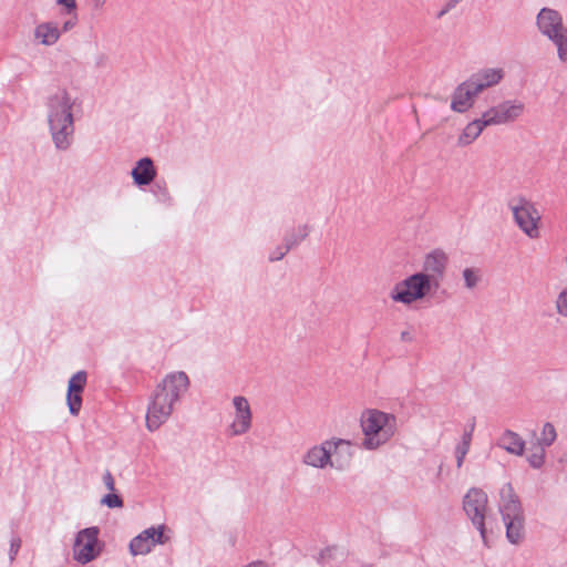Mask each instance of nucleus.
Here are the masks:
<instances>
[{
  "mask_svg": "<svg viewBox=\"0 0 567 567\" xmlns=\"http://www.w3.org/2000/svg\"><path fill=\"white\" fill-rule=\"evenodd\" d=\"M75 99L65 89H59L47 99V117L54 146L66 151L74 138L73 107Z\"/></svg>",
  "mask_w": 567,
  "mask_h": 567,
  "instance_id": "f03ea898",
  "label": "nucleus"
},
{
  "mask_svg": "<svg viewBox=\"0 0 567 567\" xmlns=\"http://www.w3.org/2000/svg\"><path fill=\"white\" fill-rule=\"evenodd\" d=\"M475 423L473 422L468 425L467 429L464 430L461 442L455 447V454H464L466 455L470 451L473 432H474Z\"/></svg>",
  "mask_w": 567,
  "mask_h": 567,
  "instance_id": "a878e982",
  "label": "nucleus"
},
{
  "mask_svg": "<svg viewBox=\"0 0 567 567\" xmlns=\"http://www.w3.org/2000/svg\"><path fill=\"white\" fill-rule=\"evenodd\" d=\"M21 547V539L16 537L11 539L10 550H9V559L12 563L16 559V556Z\"/></svg>",
  "mask_w": 567,
  "mask_h": 567,
  "instance_id": "f704fd0d",
  "label": "nucleus"
},
{
  "mask_svg": "<svg viewBox=\"0 0 567 567\" xmlns=\"http://www.w3.org/2000/svg\"><path fill=\"white\" fill-rule=\"evenodd\" d=\"M281 250H285V247H284V248H281V247H280V248H278L275 252H272V254L270 255V257H271V256H278V255H279V252H280Z\"/></svg>",
  "mask_w": 567,
  "mask_h": 567,
  "instance_id": "79ce46f5",
  "label": "nucleus"
},
{
  "mask_svg": "<svg viewBox=\"0 0 567 567\" xmlns=\"http://www.w3.org/2000/svg\"><path fill=\"white\" fill-rule=\"evenodd\" d=\"M360 426L364 435L362 447L373 451L393 437L396 432V419L393 414L370 409L362 412Z\"/></svg>",
  "mask_w": 567,
  "mask_h": 567,
  "instance_id": "20e7f679",
  "label": "nucleus"
},
{
  "mask_svg": "<svg viewBox=\"0 0 567 567\" xmlns=\"http://www.w3.org/2000/svg\"><path fill=\"white\" fill-rule=\"evenodd\" d=\"M109 65V56L105 53H100L94 58V66L104 69Z\"/></svg>",
  "mask_w": 567,
  "mask_h": 567,
  "instance_id": "e433bc0d",
  "label": "nucleus"
},
{
  "mask_svg": "<svg viewBox=\"0 0 567 567\" xmlns=\"http://www.w3.org/2000/svg\"><path fill=\"white\" fill-rule=\"evenodd\" d=\"M189 379L183 371L167 374L150 396L146 411V427L154 432L172 415L175 404L187 392Z\"/></svg>",
  "mask_w": 567,
  "mask_h": 567,
  "instance_id": "f257e3e1",
  "label": "nucleus"
},
{
  "mask_svg": "<svg viewBox=\"0 0 567 567\" xmlns=\"http://www.w3.org/2000/svg\"><path fill=\"white\" fill-rule=\"evenodd\" d=\"M464 286L468 290L475 289L482 280V274L478 268H465L462 272Z\"/></svg>",
  "mask_w": 567,
  "mask_h": 567,
  "instance_id": "b1692460",
  "label": "nucleus"
},
{
  "mask_svg": "<svg viewBox=\"0 0 567 567\" xmlns=\"http://www.w3.org/2000/svg\"><path fill=\"white\" fill-rule=\"evenodd\" d=\"M56 4L64 8L65 14H76L78 6L75 0H56Z\"/></svg>",
  "mask_w": 567,
  "mask_h": 567,
  "instance_id": "72a5a7b5",
  "label": "nucleus"
},
{
  "mask_svg": "<svg viewBox=\"0 0 567 567\" xmlns=\"http://www.w3.org/2000/svg\"><path fill=\"white\" fill-rule=\"evenodd\" d=\"M465 456L464 454H455V458H456V467L457 468H461L463 466V463H464V460H465Z\"/></svg>",
  "mask_w": 567,
  "mask_h": 567,
  "instance_id": "4c0bfd02",
  "label": "nucleus"
},
{
  "mask_svg": "<svg viewBox=\"0 0 567 567\" xmlns=\"http://www.w3.org/2000/svg\"><path fill=\"white\" fill-rule=\"evenodd\" d=\"M462 0H446L442 9L436 13V19H442L445 14H447L451 10L456 8Z\"/></svg>",
  "mask_w": 567,
  "mask_h": 567,
  "instance_id": "473e14b6",
  "label": "nucleus"
},
{
  "mask_svg": "<svg viewBox=\"0 0 567 567\" xmlns=\"http://www.w3.org/2000/svg\"><path fill=\"white\" fill-rule=\"evenodd\" d=\"M336 547H327L320 551L318 561L322 565H326L336 558Z\"/></svg>",
  "mask_w": 567,
  "mask_h": 567,
  "instance_id": "7c9ffc66",
  "label": "nucleus"
},
{
  "mask_svg": "<svg viewBox=\"0 0 567 567\" xmlns=\"http://www.w3.org/2000/svg\"><path fill=\"white\" fill-rule=\"evenodd\" d=\"M86 372L79 371L71 377L68 385L66 402L72 415H78L82 406V392L86 384Z\"/></svg>",
  "mask_w": 567,
  "mask_h": 567,
  "instance_id": "2eb2a0df",
  "label": "nucleus"
},
{
  "mask_svg": "<svg viewBox=\"0 0 567 567\" xmlns=\"http://www.w3.org/2000/svg\"><path fill=\"white\" fill-rule=\"evenodd\" d=\"M506 526V537L512 544H519L524 538V515L503 519Z\"/></svg>",
  "mask_w": 567,
  "mask_h": 567,
  "instance_id": "5701e85b",
  "label": "nucleus"
},
{
  "mask_svg": "<svg viewBox=\"0 0 567 567\" xmlns=\"http://www.w3.org/2000/svg\"><path fill=\"white\" fill-rule=\"evenodd\" d=\"M514 223L529 239L540 237L542 215L536 204L525 196H516L508 203Z\"/></svg>",
  "mask_w": 567,
  "mask_h": 567,
  "instance_id": "423d86ee",
  "label": "nucleus"
},
{
  "mask_svg": "<svg viewBox=\"0 0 567 567\" xmlns=\"http://www.w3.org/2000/svg\"><path fill=\"white\" fill-rule=\"evenodd\" d=\"M437 290L427 278L415 272L396 282L390 291V298L393 302L411 306L434 295Z\"/></svg>",
  "mask_w": 567,
  "mask_h": 567,
  "instance_id": "39448f33",
  "label": "nucleus"
},
{
  "mask_svg": "<svg viewBox=\"0 0 567 567\" xmlns=\"http://www.w3.org/2000/svg\"><path fill=\"white\" fill-rule=\"evenodd\" d=\"M309 234V227L307 225L299 226L288 234L285 238V250H281L278 256H271V261L282 259L286 254L295 246L299 245Z\"/></svg>",
  "mask_w": 567,
  "mask_h": 567,
  "instance_id": "4be33fe9",
  "label": "nucleus"
},
{
  "mask_svg": "<svg viewBox=\"0 0 567 567\" xmlns=\"http://www.w3.org/2000/svg\"><path fill=\"white\" fill-rule=\"evenodd\" d=\"M100 529L96 526L87 527L76 534L72 553L73 558L84 565L100 556L102 544L99 542Z\"/></svg>",
  "mask_w": 567,
  "mask_h": 567,
  "instance_id": "0eeeda50",
  "label": "nucleus"
},
{
  "mask_svg": "<svg viewBox=\"0 0 567 567\" xmlns=\"http://www.w3.org/2000/svg\"><path fill=\"white\" fill-rule=\"evenodd\" d=\"M528 463L534 468H540L545 462V446L536 443L529 450Z\"/></svg>",
  "mask_w": 567,
  "mask_h": 567,
  "instance_id": "393cba45",
  "label": "nucleus"
},
{
  "mask_svg": "<svg viewBox=\"0 0 567 567\" xmlns=\"http://www.w3.org/2000/svg\"><path fill=\"white\" fill-rule=\"evenodd\" d=\"M498 446L511 454L522 456L525 450V442L517 433L507 430L501 435Z\"/></svg>",
  "mask_w": 567,
  "mask_h": 567,
  "instance_id": "412c9836",
  "label": "nucleus"
},
{
  "mask_svg": "<svg viewBox=\"0 0 567 567\" xmlns=\"http://www.w3.org/2000/svg\"><path fill=\"white\" fill-rule=\"evenodd\" d=\"M103 483L105 485V487L110 491V492H114L115 491V482H114V477L112 475V473L110 471H106L104 474H103Z\"/></svg>",
  "mask_w": 567,
  "mask_h": 567,
  "instance_id": "c9c22d12",
  "label": "nucleus"
},
{
  "mask_svg": "<svg viewBox=\"0 0 567 567\" xmlns=\"http://www.w3.org/2000/svg\"><path fill=\"white\" fill-rule=\"evenodd\" d=\"M132 178L138 186H145L151 184L155 176L156 171L153 165V161L150 157H143L137 161L135 167L132 169Z\"/></svg>",
  "mask_w": 567,
  "mask_h": 567,
  "instance_id": "6ab92c4d",
  "label": "nucleus"
},
{
  "mask_svg": "<svg viewBox=\"0 0 567 567\" xmlns=\"http://www.w3.org/2000/svg\"><path fill=\"white\" fill-rule=\"evenodd\" d=\"M235 408L234 420L229 425V432L233 436L243 435L251 427L252 414L248 400L245 396L237 395L233 399Z\"/></svg>",
  "mask_w": 567,
  "mask_h": 567,
  "instance_id": "ddd939ff",
  "label": "nucleus"
},
{
  "mask_svg": "<svg viewBox=\"0 0 567 567\" xmlns=\"http://www.w3.org/2000/svg\"><path fill=\"white\" fill-rule=\"evenodd\" d=\"M499 512L503 519L523 515L520 502L511 484H505L501 488Z\"/></svg>",
  "mask_w": 567,
  "mask_h": 567,
  "instance_id": "dca6fc26",
  "label": "nucleus"
},
{
  "mask_svg": "<svg viewBox=\"0 0 567 567\" xmlns=\"http://www.w3.org/2000/svg\"><path fill=\"white\" fill-rule=\"evenodd\" d=\"M61 38L60 24L56 21H43L38 23L33 30V39L44 47L55 45Z\"/></svg>",
  "mask_w": 567,
  "mask_h": 567,
  "instance_id": "f3484780",
  "label": "nucleus"
},
{
  "mask_svg": "<svg viewBox=\"0 0 567 567\" xmlns=\"http://www.w3.org/2000/svg\"><path fill=\"white\" fill-rule=\"evenodd\" d=\"M463 508L480 530L483 540L486 539L485 514L487 508V495L481 488H471L464 496Z\"/></svg>",
  "mask_w": 567,
  "mask_h": 567,
  "instance_id": "1a4fd4ad",
  "label": "nucleus"
},
{
  "mask_svg": "<svg viewBox=\"0 0 567 567\" xmlns=\"http://www.w3.org/2000/svg\"><path fill=\"white\" fill-rule=\"evenodd\" d=\"M450 257L441 248H435L424 255L422 268L417 271L427 278L433 287L441 288L449 267Z\"/></svg>",
  "mask_w": 567,
  "mask_h": 567,
  "instance_id": "6e6552de",
  "label": "nucleus"
},
{
  "mask_svg": "<svg viewBox=\"0 0 567 567\" xmlns=\"http://www.w3.org/2000/svg\"><path fill=\"white\" fill-rule=\"evenodd\" d=\"M504 78V70L501 68L485 69L473 75L470 80L478 86L481 93L491 86L498 84Z\"/></svg>",
  "mask_w": 567,
  "mask_h": 567,
  "instance_id": "aec40b11",
  "label": "nucleus"
},
{
  "mask_svg": "<svg viewBox=\"0 0 567 567\" xmlns=\"http://www.w3.org/2000/svg\"><path fill=\"white\" fill-rule=\"evenodd\" d=\"M401 340H402V341H411V340H412V338H411V336H410V333H409L408 331H403V332L401 333Z\"/></svg>",
  "mask_w": 567,
  "mask_h": 567,
  "instance_id": "a19ab883",
  "label": "nucleus"
},
{
  "mask_svg": "<svg viewBox=\"0 0 567 567\" xmlns=\"http://www.w3.org/2000/svg\"><path fill=\"white\" fill-rule=\"evenodd\" d=\"M352 455L350 441L332 437L309 447L302 455L301 462L318 470L330 467L343 471L349 466Z\"/></svg>",
  "mask_w": 567,
  "mask_h": 567,
  "instance_id": "7ed1b4c3",
  "label": "nucleus"
},
{
  "mask_svg": "<svg viewBox=\"0 0 567 567\" xmlns=\"http://www.w3.org/2000/svg\"><path fill=\"white\" fill-rule=\"evenodd\" d=\"M536 24L539 32L549 40L567 34L561 14L551 8H543L536 17Z\"/></svg>",
  "mask_w": 567,
  "mask_h": 567,
  "instance_id": "9b49d317",
  "label": "nucleus"
},
{
  "mask_svg": "<svg viewBox=\"0 0 567 567\" xmlns=\"http://www.w3.org/2000/svg\"><path fill=\"white\" fill-rule=\"evenodd\" d=\"M92 1H93L94 8H96V9L102 8L105 3V0H92Z\"/></svg>",
  "mask_w": 567,
  "mask_h": 567,
  "instance_id": "ea45409f",
  "label": "nucleus"
},
{
  "mask_svg": "<svg viewBox=\"0 0 567 567\" xmlns=\"http://www.w3.org/2000/svg\"><path fill=\"white\" fill-rule=\"evenodd\" d=\"M69 18L60 25L61 35L63 33L70 32L78 24V14H68Z\"/></svg>",
  "mask_w": 567,
  "mask_h": 567,
  "instance_id": "2f4dec72",
  "label": "nucleus"
},
{
  "mask_svg": "<svg viewBox=\"0 0 567 567\" xmlns=\"http://www.w3.org/2000/svg\"><path fill=\"white\" fill-rule=\"evenodd\" d=\"M525 103L519 100H505L484 113L491 126L511 124L518 121L525 113Z\"/></svg>",
  "mask_w": 567,
  "mask_h": 567,
  "instance_id": "9d476101",
  "label": "nucleus"
},
{
  "mask_svg": "<svg viewBox=\"0 0 567 567\" xmlns=\"http://www.w3.org/2000/svg\"><path fill=\"white\" fill-rule=\"evenodd\" d=\"M164 526L150 527L135 536L130 543V553L133 556L146 555L156 544H165Z\"/></svg>",
  "mask_w": 567,
  "mask_h": 567,
  "instance_id": "f8f14e48",
  "label": "nucleus"
},
{
  "mask_svg": "<svg viewBox=\"0 0 567 567\" xmlns=\"http://www.w3.org/2000/svg\"><path fill=\"white\" fill-rule=\"evenodd\" d=\"M557 48V54L561 62L567 61V33L550 40Z\"/></svg>",
  "mask_w": 567,
  "mask_h": 567,
  "instance_id": "c85d7f7f",
  "label": "nucleus"
},
{
  "mask_svg": "<svg viewBox=\"0 0 567 567\" xmlns=\"http://www.w3.org/2000/svg\"><path fill=\"white\" fill-rule=\"evenodd\" d=\"M556 437H557V433H556L555 426L551 423L546 422L543 426V430L540 432V436H539L537 443L547 447V446H550L555 442Z\"/></svg>",
  "mask_w": 567,
  "mask_h": 567,
  "instance_id": "bb28decb",
  "label": "nucleus"
},
{
  "mask_svg": "<svg viewBox=\"0 0 567 567\" xmlns=\"http://www.w3.org/2000/svg\"><path fill=\"white\" fill-rule=\"evenodd\" d=\"M555 312L561 318H567V287L563 288L554 301Z\"/></svg>",
  "mask_w": 567,
  "mask_h": 567,
  "instance_id": "cd10ccee",
  "label": "nucleus"
},
{
  "mask_svg": "<svg viewBox=\"0 0 567 567\" xmlns=\"http://www.w3.org/2000/svg\"><path fill=\"white\" fill-rule=\"evenodd\" d=\"M244 567H268V565L261 560L252 561Z\"/></svg>",
  "mask_w": 567,
  "mask_h": 567,
  "instance_id": "58836bf2",
  "label": "nucleus"
},
{
  "mask_svg": "<svg viewBox=\"0 0 567 567\" xmlns=\"http://www.w3.org/2000/svg\"><path fill=\"white\" fill-rule=\"evenodd\" d=\"M481 91L468 79L458 84L452 94L451 109L457 113H465L473 107L475 99Z\"/></svg>",
  "mask_w": 567,
  "mask_h": 567,
  "instance_id": "4468645a",
  "label": "nucleus"
},
{
  "mask_svg": "<svg viewBox=\"0 0 567 567\" xmlns=\"http://www.w3.org/2000/svg\"><path fill=\"white\" fill-rule=\"evenodd\" d=\"M101 504L109 508H121L123 507V499L115 493L106 494L102 497Z\"/></svg>",
  "mask_w": 567,
  "mask_h": 567,
  "instance_id": "c756f323",
  "label": "nucleus"
},
{
  "mask_svg": "<svg viewBox=\"0 0 567 567\" xmlns=\"http://www.w3.org/2000/svg\"><path fill=\"white\" fill-rule=\"evenodd\" d=\"M491 126L487 122L484 113H482L481 117L474 118L468 122L462 132L458 134L456 144L458 147H467L472 145L483 133V131Z\"/></svg>",
  "mask_w": 567,
  "mask_h": 567,
  "instance_id": "a211bd4d",
  "label": "nucleus"
}]
</instances>
